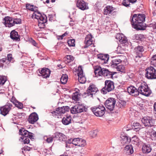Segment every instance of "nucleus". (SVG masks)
Masks as SVG:
<instances>
[{
	"instance_id": "aec40b11",
	"label": "nucleus",
	"mask_w": 156,
	"mask_h": 156,
	"mask_svg": "<svg viewBox=\"0 0 156 156\" xmlns=\"http://www.w3.org/2000/svg\"><path fill=\"white\" fill-rule=\"evenodd\" d=\"M134 52L136 53L137 55L136 56L135 60L137 57L140 58L142 56V52L144 51V47L142 46H138L136 47L134 49Z\"/></svg>"
},
{
	"instance_id": "2eb2a0df",
	"label": "nucleus",
	"mask_w": 156,
	"mask_h": 156,
	"mask_svg": "<svg viewBox=\"0 0 156 156\" xmlns=\"http://www.w3.org/2000/svg\"><path fill=\"white\" fill-rule=\"evenodd\" d=\"M141 121L145 126L151 127L154 126V124L153 122V120L149 117H144L142 119Z\"/></svg>"
},
{
	"instance_id": "680f3d73",
	"label": "nucleus",
	"mask_w": 156,
	"mask_h": 156,
	"mask_svg": "<svg viewBox=\"0 0 156 156\" xmlns=\"http://www.w3.org/2000/svg\"><path fill=\"white\" fill-rule=\"evenodd\" d=\"M48 17L49 18V20L51 21L53 20V15H48Z\"/></svg>"
},
{
	"instance_id": "5701e85b",
	"label": "nucleus",
	"mask_w": 156,
	"mask_h": 156,
	"mask_svg": "<svg viewBox=\"0 0 156 156\" xmlns=\"http://www.w3.org/2000/svg\"><path fill=\"white\" fill-rule=\"evenodd\" d=\"M53 138H58V140L60 141H65L66 140L67 137L64 134L59 132H56L53 136Z\"/></svg>"
},
{
	"instance_id": "49530a36",
	"label": "nucleus",
	"mask_w": 156,
	"mask_h": 156,
	"mask_svg": "<svg viewBox=\"0 0 156 156\" xmlns=\"http://www.w3.org/2000/svg\"><path fill=\"white\" fill-rule=\"evenodd\" d=\"M33 6V5H30L29 4H27L26 5V8L32 11L34 10Z\"/></svg>"
},
{
	"instance_id": "e2e57ef3",
	"label": "nucleus",
	"mask_w": 156,
	"mask_h": 156,
	"mask_svg": "<svg viewBox=\"0 0 156 156\" xmlns=\"http://www.w3.org/2000/svg\"><path fill=\"white\" fill-rule=\"evenodd\" d=\"M31 43L33 45H34V46H36L37 45V43L35 41H34V40H32L31 41Z\"/></svg>"
},
{
	"instance_id": "9d476101",
	"label": "nucleus",
	"mask_w": 156,
	"mask_h": 156,
	"mask_svg": "<svg viewBox=\"0 0 156 156\" xmlns=\"http://www.w3.org/2000/svg\"><path fill=\"white\" fill-rule=\"evenodd\" d=\"M115 99L113 98H110L105 101L104 105L107 109L112 111L115 109Z\"/></svg>"
},
{
	"instance_id": "20e7f679",
	"label": "nucleus",
	"mask_w": 156,
	"mask_h": 156,
	"mask_svg": "<svg viewBox=\"0 0 156 156\" xmlns=\"http://www.w3.org/2000/svg\"><path fill=\"white\" fill-rule=\"evenodd\" d=\"M139 94H140L146 96H149L152 93L148 85L144 83H142L138 87Z\"/></svg>"
},
{
	"instance_id": "7ed1b4c3",
	"label": "nucleus",
	"mask_w": 156,
	"mask_h": 156,
	"mask_svg": "<svg viewBox=\"0 0 156 156\" xmlns=\"http://www.w3.org/2000/svg\"><path fill=\"white\" fill-rule=\"evenodd\" d=\"M95 75L98 74L99 76L103 75L105 78H112L113 75L116 72H111L108 69L102 68L101 67H98L96 68L94 71Z\"/></svg>"
},
{
	"instance_id": "39448f33",
	"label": "nucleus",
	"mask_w": 156,
	"mask_h": 156,
	"mask_svg": "<svg viewBox=\"0 0 156 156\" xmlns=\"http://www.w3.org/2000/svg\"><path fill=\"white\" fill-rule=\"evenodd\" d=\"M87 110V108L84 104H79L71 108L70 112L71 113L74 114L86 112Z\"/></svg>"
},
{
	"instance_id": "4468645a",
	"label": "nucleus",
	"mask_w": 156,
	"mask_h": 156,
	"mask_svg": "<svg viewBox=\"0 0 156 156\" xmlns=\"http://www.w3.org/2000/svg\"><path fill=\"white\" fill-rule=\"evenodd\" d=\"M78 76L79 81L81 83H84L86 81V78L83 74L82 66H80L78 69Z\"/></svg>"
},
{
	"instance_id": "9b49d317",
	"label": "nucleus",
	"mask_w": 156,
	"mask_h": 156,
	"mask_svg": "<svg viewBox=\"0 0 156 156\" xmlns=\"http://www.w3.org/2000/svg\"><path fill=\"white\" fill-rule=\"evenodd\" d=\"M98 91V89L96 85L92 83L90 84L86 92L84 93V94H87L88 96L91 95V97L93 98V95H95Z\"/></svg>"
},
{
	"instance_id": "f257e3e1",
	"label": "nucleus",
	"mask_w": 156,
	"mask_h": 156,
	"mask_svg": "<svg viewBox=\"0 0 156 156\" xmlns=\"http://www.w3.org/2000/svg\"><path fill=\"white\" fill-rule=\"evenodd\" d=\"M145 16L144 14H134L130 19L133 28L137 30H144L143 23L145 21Z\"/></svg>"
},
{
	"instance_id": "13d9d810",
	"label": "nucleus",
	"mask_w": 156,
	"mask_h": 156,
	"mask_svg": "<svg viewBox=\"0 0 156 156\" xmlns=\"http://www.w3.org/2000/svg\"><path fill=\"white\" fill-rule=\"evenodd\" d=\"M101 3L99 2H97L94 5V6L95 7H97L98 8H99V7L101 6Z\"/></svg>"
},
{
	"instance_id": "f8f14e48",
	"label": "nucleus",
	"mask_w": 156,
	"mask_h": 156,
	"mask_svg": "<svg viewBox=\"0 0 156 156\" xmlns=\"http://www.w3.org/2000/svg\"><path fill=\"white\" fill-rule=\"evenodd\" d=\"M69 110V108L68 106H63L57 108L55 111L51 112L53 116H58L61 114L64 113L66 112Z\"/></svg>"
},
{
	"instance_id": "4be33fe9",
	"label": "nucleus",
	"mask_w": 156,
	"mask_h": 156,
	"mask_svg": "<svg viewBox=\"0 0 156 156\" xmlns=\"http://www.w3.org/2000/svg\"><path fill=\"white\" fill-rule=\"evenodd\" d=\"M38 119V117L37 114L35 112H33L30 115L28 121L30 123L33 124L36 122Z\"/></svg>"
},
{
	"instance_id": "393cba45",
	"label": "nucleus",
	"mask_w": 156,
	"mask_h": 156,
	"mask_svg": "<svg viewBox=\"0 0 156 156\" xmlns=\"http://www.w3.org/2000/svg\"><path fill=\"white\" fill-rule=\"evenodd\" d=\"M115 9L111 6L108 5L105 7L104 10V14L108 15L110 14L111 15L114 12Z\"/></svg>"
},
{
	"instance_id": "0e129e2a",
	"label": "nucleus",
	"mask_w": 156,
	"mask_h": 156,
	"mask_svg": "<svg viewBox=\"0 0 156 156\" xmlns=\"http://www.w3.org/2000/svg\"><path fill=\"white\" fill-rule=\"evenodd\" d=\"M153 135L154 136L153 138L154 140H156V132H155L154 133H153Z\"/></svg>"
},
{
	"instance_id": "052dcab7",
	"label": "nucleus",
	"mask_w": 156,
	"mask_h": 156,
	"mask_svg": "<svg viewBox=\"0 0 156 156\" xmlns=\"http://www.w3.org/2000/svg\"><path fill=\"white\" fill-rule=\"evenodd\" d=\"M11 101L14 104H15L17 101L16 100L15 98H12L11 99Z\"/></svg>"
},
{
	"instance_id": "69168bd1",
	"label": "nucleus",
	"mask_w": 156,
	"mask_h": 156,
	"mask_svg": "<svg viewBox=\"0 0 156 156\" xmlns=\"http://www.w3.org/2000/svg\"><path fill=\"white\" fill-rule=\"evenodd\" d=\"M137 0H129L130 2L132 3H134L136 2Z\"/></svg>"
},
{
	"instance_id": "6e6552de",
	"label": "nucleus",
	"mask_w": 156,
	"mask_h": 156,
	"mask_svg": "<svg viewBox=\"0 0 156 156\" xmlns=\"http://www.w3.org/2000/svg\"><path fill=\"white\" fill-rule=\"evenodd\" d=\"M38 15L35 13H33L32 16H35L34 18L37 19L38 21V25L39 26L42 24L43 26H44V24L47 21V17L44 14L42 15L40 12H37Z\"/></svg>"
},
{
	"instance_id": "774afa93",
	"label": "nucleus",
	"mask_w": 156,
	"mask_h": 156,
	"mask_svg": "<svg viewBox=\"0 0 156 156\" xmlns=\"http://www.w3.org/2000/svg\"><path fill=\"white\" fill-rule=\"evenodd\" d=\"M154 110L156 112V103H154Z\"/></svg>"
},
{
	"instance_id": "5fc2aeb1",
	"label": "nucleus",
	"mask_w": 156,
	"mask_h": 156,
	"mask_svg": "<svg viewBox=\"0 0 156 156\" xmlns=\"http://www.w3.org/2000/svg\"><path fill=\"white\" fill-rule=\"evenodd\" d=\"M5 61V59L3 58L2 59L0 60V67H2L3 66V63Z\"/></svg>"
},
{
	"instance_id": "6e6d98bb",
	"label": "nucleus",
	"mask_w": 156,
	"mask_h": 156,
	"mask_svg": "<svg viewBox=\"0 0 156 156\" xmlns=\"http://www.w3.org/2000/svg\"><path fill=\"white\" fill-rule=\"evenodd\" d=\"M150 27H152L154 29H156V23L154 22L150 24Z\"/></svg>"
},
{
	"instance_id": "f03ea898",
	"label": "nucleus",
	"mask_w": 156,
	"mask_h": 156,
	"mask_svg": "<svg viewBox=\"0 0 156 156\" xmlns=\"http://www.w3.org/2000/svg\"><path fill=\"white\" fill-rule=\"evenodd\" d=\"M19 133L20 135L22 136L20 137L21 142H23L24 144H28L29 143V138L32 140H34V134L25 129L23 128L19 129Z\"/></svg>"
},
{
	"instance_id": "79ce46f5",
	"label": "nucleus",
	"mask_w": 156,
	"mask_h": 156,
	"mask_svg": "<svg viewBox=\"0 0 156 156\" xmlns=\"http://www.w3.org/2000/svg\"><path fill=\"white\" fill-rule=\"evenodd\" d=\"M130 3L129 0H124L122 2V4L123 5L126 6L128 7L129 6Z\"/></svg>"
},
{
	"instance_id": "dca6fc26",
	"label": "nucleus",
	"mask_w": 156,
	"mask_h": 156,
	"mask_svg": "<svg viewBox=\"0 0 156 156\" xmlns=\"http://www.w3.org/2000/svg\"><path fill=\"white\" fill-rule=\"evenodd\" d=\"M76 6L80 9L84 10L89 9L88 4L83 0H78L76 2Z\"/></svg>"
},
{
	"instance_id": "ea45409f",
	"label": "nucleus",
	"mask_w": 156,
	"mask_h": 156,
	"mask_svg": "<svg viewBox=\"0 0 156 156\" xmlns=\"http://www.w3.org/2000/svg\"><path fill=\"white\" fill-rule=\"evenodd\" d=\"M75 42L74 39H70L68 41L67 43L69 46L73 47L75 45Z\"/></svg>"
},
{
	"instance_id": "e433bc0d",
	"label": "nucleus",
	"mask_w": 156,
	"mask_h": 156,
	"mask_svg": "<svg viewBox=\"0 0 156 156\" xmlns=\"http://www.w3.org/2000/svg\"><path fill=\"white\" fill-rule=\"evenodd\" d=\"M86 145V142L85 140L82 139H80L78 144V146L84 147Z\"/></svg>"
},
{
	"instance_id": "864d4df0",
	"label": "nucleus",
	"mask_w": 156,
	"mask_h": 156,
	"mask_svg": "<svg viewBox=\"0 0 156 156\" xmlns=\"http://www.w3.org/2000/svg\"><path fill=\"white\" fill-rule=\"evenodd\" d=\"M136 38L137 40H139L140 38H141L144 37V35L142 34H137L136 35Z\"/></svg>"
},
{
	"instance_id": "423d86ee",
	"label": "nucleus",
	"mask_w": 156,
	"mask_h": 156,
	"mask_svg": "<svg viewBox=\"0 0 156 156\" xmlns=\"http://www.w3.org/2000/svg\"><path fill=\"white\" fill-rule=\"evenodd\" d=\"M145 77L148 79H156V70L150 66L145 69Z\"/></svg>"
},
{
	"instance_id": "412c9836",
	"label": "nucleus",
	"mask_w": 156,
	"mask_h": 156,
	"mask_svg": "<svg viewBox=\"0 0 156 156\" xmlns=\"http://www.w3.org/2000/svg\"><path fill=\"white\" fill-rule=\"evenodd\" d=\"M4 24L5 27H10L14 26L13 18L12 17L9 16L6 17L4 18Z\"/></svg>"
},
{
	"instance_id": "8fccbe9b",
	"label": "nucleus",
	"mask_w": 156,
	"mask_h": 156,
	"mask_svg": "<svg viewBox=\"0 0 156 156\" xmlns=\"http://www.w3.org/2000/svg\"><path fill=\"white\" fill-rule=\"evenodd\" d=\"M47 138L46 139V141L48 143H50L52 142L53 140V137H49L48 138H47V137H46Z\"/></svg>"
},
{
	"instance_id": "c85d7f7f",
	"label": "nucleus",
	"mask_w": 156,
	"mask_h": 156,
	"mask_svg": "<svg viewBox=\"0 0 156 156\" xmlns=\"http://www.w3.org/2000/svg\"><path fill=\"white\" fill-rule=\"evenodd\" d=\"M98 58L103 61L104 64L106 63L109 58V55L108 54H100L98 55Z\"/></svg>"
},
{
	"instance_id": "37998d69",
	"label": "nucleus",
	"mask_w": 156,
	"mask_h": 156,
	"mask_svg": "<svg viewBox=\"0 0 156 156\" xmlns=\"http://www.w3.org/2000/svg\"><path fill=\"white\" fill-rule=\"evenodd\" d=\"M66 58L68 60L67 62L69 63L72 61L74 59V57L70 55L66 56Z\"/></svg>"
},
{
	"instance_id": "b1692460",
	"label": "nucleus",
	"mask_w": 156,
	"mask_h": 156,
	"mask_svg": "<svg viewBox=\"0 0 156 156\" xmlns=\"http://www.w3.org/2000/svg\"><path fill=\"white\" fill-rule=\"evenodd\" d=\"M126 103V102L122 101L117 102L115 105L114 110L117 111H119L124 107Z\"/></svg>"
},
{
	"instance_id": "a18cd8bd",
	"label": "nucleus",
	"mask_w": 156,
	"mask_h": 156,
	"mask_svg": "<svg viewBox=\"0 0 156 156\" xmlns=\"http://www.w3.org/2000/svg\"><path fill=\"white\" fill-rule=\"evenodd\" d=\"M122 37H123V35L122 34H118L116 36V38L120 42Z\"/></svg>"
},
{
	"instance_id": "a19ab883",
	"label": "nucleus",
	"mask_w": 156,
	"mask_h": 156,
	"mask_svg": "<svg viewBox=\"0 0 156 156\" xmlns=\"http://www.w3.org/2000/svg\"><path fill=\"white\" fill-rule=\"evenodd\" d=\"M78 93L77 92H76L73 94L72 96V99L75 101H77L79 99Z\"/></svg>"
},
{
	"instance_id": "c756f323",
	"label": "nucleus",
	"mask_w": 156,
	"mask_h": 156,
	"mask_svg": "<svg viewBox=\"0 0 156 156\" xmlns=\"http://www.w3.org/2000/svg\"><path fill=\"white\" fill-rule=\"evenodd\" d=\"M72 118L70 116L63 117L62 120V123L65 125H68L71 122Z\"/></svg>"
},
{
	"instance_id": "3c124183",
	"label": "nucleus",
	"mask_w": 156,
	"mask_h": 156,
	"mask_svg": "<svg viewBox=\"0 0 156 156\" xmlns=\"http://www.w3.org/2000/svg\"><path fill=\"white\" fill-rule=\"evenodd\" d=\"M14 21V25L15 24H17L20 23L21 22V20L19 19H13Z\"/></svg>"
},
{
	"instance_id": "cd10ccee",
	"label": "nucleus",
	"mask_w": 156,
	"mask_h": 156,
	"mask_svg": "<svg viewBox=\"0 0 156 156\" xmlns=\"http://www.w3.org/2000/svg\"><path fill=\"white\" fill-rule=\"evenodd\" d=\"M151 147L150 144H144L142 148V151L143 153L148 154L151 151Z\"/></svg>"
},
{
	"instance_id": "bb28decb",
	"label": "nucleus",
	"mask_w": 156,
	"mask_h": 156,
	"mask_svg": "<svg viewBox=\"0 0 156 156\" xmlns=\"http://www.w3.org/2000/svg\"><path fill=\"white\" fill-rule=\"evenodd\" d=\"M124 150L127 155L131 154L134 152L133 146L130 144L126 145L125 147Z\"/></svg>"
},
{
	"instance_id": "c9c22d12",
	"label": "nucleus",
	"mask_w": 156,
	"mask_h": 156,
	"mask_svg": "<svg viewBox=\"0 0 156 156\" xmlns=\"http://www.w3.org/2000/svg\"><path fill=\"white\" fill-rule=\"evenodd\" d=\"M114 68L116 69L117 71L121 72H123L125 69L124 66L121 65H119L118 66H117L114 67Z\"/></svg>"
},
{
	"instance_id": "f704fd0d",
	"label": "nucleus",
	"mask_w": 156,
	"mask_h": 156,
	"mask_svg": "<svg viewBox=\"0 0 156 156\" xmlns=\"http://www.w3.org/2000/svg\"><path fill=\"white\" fill-rule=\"evenodd\" d=\"M140 126L141 125L138 122H134L132 125V127L134 129L135 131H137V129H140Z\"/></svg>"
},
{
	"instance_id": "de8ad7c7",
	"label": "nucleus",
	"mask_w": 156,
	"mask_h": 156,
	"mask_svg": "<svg viewBox=\"0 0 156 156\" xmlns=\"http://www.w3.org/2000/svg\"><path fill=\"white\" fill-rule=\"evenodd\" d=\"M127 41V40L126 39V38L123 35V37H122V38L121 40H120V42L122 44H125L126 43Z\"/></svg>"
},
{
	"instance_id": "ddd939ff",
	"label": "nucleus",
	"mask_w": 156,
	"mask_h": 156,
	"mask_svg": "<svg viewBox=\"0 0 156 156\" xmlns=\"http://www.w3.org/2000/svg\"><path fill=\"white\" fill-rule=\"evenodd\" d=\"M12 107V104L9 103H8L7 105L1 107L0 109L1 114L4 116L8 114Z\"/></svg>"
},
{
	"instance_id": "bf43d9fd",
	"label": "nucleus",
	"mask_w": 156,
	"mask_h": 156,
	"mask_svg": "<svg viewBox=\"0 0 156 156\" xmlns=\"http://www.w3.org/2000/svg\"><path fill=\"white\" fill-rule=\"evenodd\" d=\"M33 9L34 10H32V11L34 12H35L34 13H35L38 15V14H37V12H39L38 11L37 7H34V8H33Z\"/></svg>"
},
{
	"instance_id": "f3484780",
	"label": "nucleus",
	"mask_w": 156,
	"mask_h": 156,
	"mask_svg": "<svg viewBox=\"0 0 156 156\" xmlns=\"http://www.w3.org/2000/svg\"><path fill=\"white\" fill-rule=\"evenodd\" d=\"M127 91L129 93L133 96H136L139 95L138 88L137 89L133 86L129 87L127 88Z\"/></svg>"
},
{
	"instance_id": "603ef678",
	"label": "nucleus",
	"mask_w": 156,
	"mask_h": 156,
	"mask_svg": "<svg viewBox=\"0 0 156 156\" xmlns=\"http://www.w3.org/2000/svg\"><path fill=\"white\" fill-rule=\"evenodd\" d=\"M91 133L92 134H91L92 135V136L93 137H94L96 136L97 133V131L96 130H94L91 132Z\"/></svg>"
},
{
	"instance_id": "58836bf2",
	"label": "nucleus",
	"mask_w": 156,
	"mask_h": 156,
	"mask_svg": "<svg viewBox=\"0 0 156 156\" xmlns=\"http://www.w3.org/2000/svg\"><path fill=\"white\" fill-rule=\"evenodd\" d=\"M80 138H75L72 140V144L75 145V146H78V143L80 140Z\"/></svg>"
},
{
	"instance_id": "338daca9",
	"label": "nucleus",
	"mask_w": 156,
	"mask_h": 156,
	"mask_svg": "<svg viewBox=\"0 0 156 156\" xmlns=\"http://www.w3.org/2000/svg\"><path fill=\"white\" fill-rule=\"evenodd\" d=\"M72 140H73L72 139H70L68 141V143L69 144L72 143Z\"/></svg>"
},
{
	"instance_id": "6ab92c4d",
	"label": "nucleus",
	"mask_w": 156,
	"mask_h": 156,
	"mask_svg": "<svg viewBox=\"0 0 156 156\" xmlns=\"http://www.w3.org/2000/svg\"><path fill=\"white\" fill-rule=\"evenodd\" d=\"M51 73V71L48 68H43L41 70L39 71L40 74V76H42L43 78H47L49 77Z\"/></svg>"
},
{
	"instance_id": "473e14b6",
	"label": "nucleus",
	"mask_w": 156,
	"mask_h": 156,
	"mask_svg": "<svg viewBox=\"0 0 156 156\" xmlns=\"http://www.w3.org/2000/svg\"><path fill=\"white\" fill-rule=\"evenodd\" d=\"M68 78L67 75L66 74H63L60 79L61 83L63 84H65L67 82Z\"/></svg>"
},
{
	"instance_id": "a211bd4d",
	"label": "nucleus",
	"mask_w": 156,
	"mask_h": 156,
	"mask_svg": "<svg viewBox=\"0 0 156 156\" xmlns=\"http://www.w3.org/2000/svg\"><path fill=\"white\" fill-rule=\"evenodd\" d=\"M93 37L91 34H88L86 36L84 41V44H85L84 46V48H87L93 44Z\"/></svg>"
},
{
	"instance_id": "1a4fd4ad",
	"label": "nucleus",
	"mask_w": 156,
	"mask_h": 156,
	"mask_svg": "<svg viewBox=\"0 0 156 156\" xmlns=\"http://www.w3.org/2000/svg\"><path fill=\"white\" fill-rule=\"evenodd\" d=\"M105 108L103 105H99L98 107L91 108V110L94 114L96 116L101 117L105 113Z\"/></svg>"
},
{
	"instance_id": "09e8293b",
	"label": "nucleus",
	"mask_w": 156,
	"mask_h": 156,
	"mask_svg": "<svg viewBox=\"0 0 156 156\" xmlns=\"http://www.w3.org/2000/svg\"><path fill=\"white\" fill-rule=\"evenodd\" d=\"M117 51V52L119 53L122 54L123 53V50L122 49V45L118 47Z\"/></svg>"
},
{
	"instance_id": "4c0bfd02",
	"label": "nucleus",
	"mask_w": 156,
	"mask_h": 156,
	"mask_svg": "<svg viewBox=\"0 0 156 156\" xmlns=\"http://www.w3.org/2000/svg\"><path fill=\"white\" fill-rule=\"evenodd\" d=\"M6 80L5 76H0V85H3Z\"/></svg>"
},
{
	"instance_id": "7c9ffc66",
	"label": "nucleus",
	"mask_w": 156,
	"mask_h": 156,
	"mask_svg": "<svg viewBox=\"0 0 156 156\" xmlns=\"http://www.w3.org/2000/svg\"><path fill=\"white\" fill-rule=\"evenodd\" d=\"M18 35V32L15 30L12 31L10 33V37L13 40L17 41L19 39Z\"/></svg>"
},
{
	"instance_id": "4d7b16f0",
	"label": "nucleus",
	"mask_w": 156,
	"mask_h": 156,
	"mask_svg": "<svg viewBox=\"0 0 156 156\" xmlns=\"http://www.w3.org/2000/svg\"><path fill=\"white\" fill-rule=\"evenodd\" d=\"M8 60L9 61H11L12 59V55L9 54L8 55H7Z\"/></svg>"
},
{
	"instance_id": "c03bdc74",
	"label": "nucleus",
	"mask_w": 156,
	"mask_h": 156,
	"mask_svg": "<svg viewBox=\"0 0 156 156\" xmlns=\"http://www.w3.org/2000/svg\"><path fill=\"white\" fill-rule=\"evenodd\" d=\"M15 105L16 107L20 109H21L23 107V104L18 101L16 102Z\"/></svg>"
},
{
	"instance_id": "72a5a7b5",
	"label": "nucleus",
	"mask_w": 156,
	"mask_h": 156,
	"mask_svg": "<svg viewBox=\"0 0 156 156\" xmlns=\"http://www.w3.org/2000/svg\"><path fill=\"white\" fill-rule=\"evenodd\" d=\"M150 63L151 65L156 67V55H153L152 57Z\"/></svg>"
},
{
	"instance_id": "2f4dec72",
	"label": "nucleus",
	"mask_w": 156,
	"mask_h": 156,
	"mask_svg": "<svg viewBox=\"0 0 156 156\" xmlns=\"http://www.w3.org/2000/svg\"><path fill=\"white\" fill-rule=\"evenodd\" d=\"M122 62V60L120 59L117 58L114 59L112 61L111 66L112 67L114 68L117 66L119 65Z\"/></svg>"
},
{
	"instance_id": "a878e982",
	"label": "nucleus",
	"mask_w": 156,
	"mask_h": 156,
	"mask_svg": "<svg viewBox=\"0 0 156 156\" xmlns=\"http://www.w3.org/2000/svg\"><path fill=\"white\" fill-rule=\"evenodd\" d=\"M120 137L121 139L120 140L121 143L123 145L129 144L130 142V138L126 136H122L121 135Z\"/></svg>"
},
{
	"instance_id": "0eeeda50",
	"label": "nucleus",
	"mask_w": 156,
	"mask_h": 156,
	"mask_svg": "<svg viewBox=\"0 0 156 156\" xmlns=\"http://www.w3.org/2000/svg\"><path fill=\"white\" fill-rule=\"evenodd\" d=\"M114 89V83L111 80H106L105 82V86L101 90V92L105 94L107 92H109Z\"/></svg>"
}]
</instances>
